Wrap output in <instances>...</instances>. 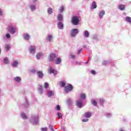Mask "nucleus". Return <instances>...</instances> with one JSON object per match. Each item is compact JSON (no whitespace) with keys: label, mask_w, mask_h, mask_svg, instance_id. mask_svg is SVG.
<instances>
[{"label":"nucleus","mask_w":131,"mask_h":131,"mask_svg":"<svg viewBox=\"0 0 131 131\" xmlns=\"http://www.w3.org/2000/svg\"><path fill=\"white\" fill-rule=\"evenodd\" d=\"M73 90V86L71 84H68L67 86H64V91L67 93H69V92H71Z\"/></svg>","instance_id":"nucleus-1"},{"label":"nucleus","mask_w":131,"mask_h":131,"mask_svg":"<svg viewBox=\"0 0 131 131\" xmlns=\"http://www.w3.org/2000/svg\"><path fill=\"white\" fill-rule=\"evenodd\" d=\"M79 22V19L77 16H74L72 18V23L73 25H78V23Z\"/></svg>","instance_id":"nucleus-2"},{"label":"nucleus","mask_w":131,"mask_h":131,"mask_svg":"<svg viewBox=\"0 0 131 131\" xmlns=\"http://www.w3.org/2000/svg\"><path fill=\"white\" fill-rule=\"evenodd\" d=\"M9 28L8 32H10V33L11 34H14V33L16 32V28H15L14 26H9Z\"/></svg>","instance_id":"nucleus-3"},{"label":"nucleus","mask_w":131,"mask_h":131,"mask_svg":"<svg viewBox=\"0 0 131 131\" xmlns=\"http://www.w3.org/2000/svg\"><path fill=\"white\" fill-rule=\"evenodd\" d=\"M78 33V30L77 29H74L71 31V35L72 37H74Z\"/></svg>","instance_id":"nucleus-4"},{"label":"nucleus","mask_w":131,"mask_h":131,"mask_svg":"<svg viewBox=\"0 0 131 131\" xmlns=\"http://www.w3.org/2000/svg\"><path fill=\"white\" fill-rule=\"evenodd\" d=\"M35 46H30L29 48V52L30 54H35Z\"/></svg>","instance_id":"nucleus-5"},{"label":"nucleus","mask_w":131,"mask_h":131,"mask_svg":"<svg viewBox=\"0 0 131 131\" xmlns=\"http://www.w3.org/2000/svg\"><path fill=\"white\" fill-rule=\"evenodd\" d=\"M56 58V54L55 53L51 54L49 55V61L52 62V61Z\"/></svg>","instance_id":"nucleus-6"},{"label":"nucleus","mask_w":131,"mask_h":131,"mask_svg":"<svg viewBox=\"0 0 131 131\" xmlns=\"http://www.w3.org/2000/svg\"><path fill=\"white\" fill-rule=\"evenodd\" d=\"M49 73L52 74L53 73L54 75H56L57 74V71H55V70L53 69L52 67H50L49 70Z\"/></svg>","instance_id":"nucleus-7"},{"label":"nucleus","mask_w":131,"mask_h":131,"mask_svg":"<svg viewBox=\"0 0 131 131\" xmlns=\"http://www.w3.org/2000/svg\"><path fill=\"white\" fill-rule=\"evenodd\" d=\"M61 62H62V59H61V58H57L55 60L56 65H58V64H60V63H61Z\"/></svg>","instance_id":"nucleus-8"},{"label":"nucleus","mask_w":131,"mask_h":131,"mask_svg":"<svg viewBox=\"0 0 131 131\" xmlns=\"http://www.w3.org/2000/svg\"><path fill=\"white\" fill-rule=\"evenodd\" d=\"M37 74L40 78H41L43 76V74L42 73V72L41 71H38L37 72Z\"/></svg>","instance_id":"nucleus-9"},{"label":"nucleus","mask_w":131,"mask_h":131,"mask_svg":"<svg viewBox=\"0 0 131 131\" xmlns=\"http://www.w3.org/2000/svg\"><path fill=\"white\" fill-rule=\"evenodd\" d=\"M97 8V4H96V2H94L92 3V5L91 7V9L92 10L94 9H96Z\"/></svg>","instance_id":"nucleus-10"},{"label":"nucleus","mask_w":131,"mask_h":131,"mask_svg":"<svg viewBox=\"0 0 131 131\" xmlns=\"http://www.w3.org/2000/svg\"><path fill=\"white\" fill-rule=\"evenodd\" d=\"M104 15H105V11H104V10H102L101 11H100V12L99 13V18L100 19H102V18H103V16H104Z\"/></svg>","instance_id":"nucleus-11"},{"label":"nucleus","mask_w":131,"mask_h":131,"mask_svg":"<svg viewBox=\"0 0 131 131\" xmlns=\"http://www.w3.org/2000/svg\"><path fill=\"white\" fill-rule=\"evenodd\" d=\"M119 9L121 10V11H123L125 10V6L124 5H120L119 6Z\"/></svg>","instance_id":"nucleus-12"},{"label":"nucleus","mask_w":131,"mask_h":131,"mask_svg":"<svg viewBox=\"0 0 131 131\" xmlns=\"http://www.w3.org/2000/svg\"><path fill=\"white\" fill-rule=\"evenodd\" d=\"M52 39H53V36L51 35H49L46 38V40H47V41H51Z\"/></svg>","instance_id":"nucleus-13"},{"label":"nucleus","mask_w":131,"mask_h":131,"mask_svg":"<svg viewBox=\"0 0 131 131\" xmlns=\"http://www.w3.org/2000/svg\"><path fill=\"white\" fill-rule=\"evenodd\" d=\"M24 38L26 40H28L29 38H30V36L28 35V34H24Z\"/></svg>","instance_id":"nucleus-14"},{"label":"nucleus","mask_w":131,"mask_h":131,"mask_svg":"<svg viewBox=\"0 0 131 131\" xmlns=\"http://www.w3.org/2000/svg\"><path fill=\"white\" fill-rule=\"evenodd\" d=\"M92 116V114H91V113L90 112H87L85 114V117H86V118H90V117H91Z\"/></svg>","instance_id":"nucleus-15"},{"label":"nucleus","mask_w":131,"mask_h":131,"mask_svg":"<svg viewBox=\"0 0 131 131\" xmlns=\"http://www.w3.org/2000/svg\"><path fill=\"white\" fill-rule=\"evenodd\" d=\"M58 28L59 29H63V27H64L63 25L62 24V23L59 22L58 24Z\"/></svg>","instance_id":"nucleus-16"},{"label":"nucleus","mask_w":131,"mask_h":131,"mask_svg":"<svg viewBox=\"0 0 131 131\" xmlns=\"http://www.w3.org/2000/svg\"><path fill=\"white\" fill-rule=\"evenodd\" d=\"M14 79L17 82H20L21 81V78L20 77H15Z\"/></svg>","instance_id":"nucleus-17"},{"label":"nucleus","mask_w":131,"mask_h":131,"mask_svg":"<svg viewBox=\"0 0 131 131\" xmlns=\"http://www.w3.org/2000/svg\"><path fill=\"white\" fill-rule=\"evenodd\" d=\"M76 105L77 106H78L79 108H81L82 106V102L80 101H77Z\"/></svg>","instance_id":"nucleus-18"},{"label":"nucleus","mask_w":131,"mask_h":131,"mask_svg":"<svg viewBox=\"0 0 131 131\" xmlns=\"http://www.w3.org/2000/svg\"><path fill=\"white\" fill-rule=\"evenodd\" d=\"M18 64V61H14L12 63V66H13V67H17Z\"/></svg>","instance_id":"nucleus-19"},{"label":"nucleus","mask_w":131,"mask_h":131,"mask_svg":"<svg viewBox=\"0 0 131 131\" xmlns=\"http://www.w3.org/2000/svg\"><path fill=\"white\" fill-rule=\"evenodd\" d=\"M38 91H39V94H42L43 90L42 89V86L40 85L39 88H38Z\"/></svg>","instance_id":"nucleus-20"},{"label":"nucleus","mask_w":131,"mask_h":131,"mask_svg":"<svg viewBox=\"0 0 131 131\" xmlns=\"http://www.w3.org/2000/svg\"><path fill=\"white\" fill-rule=\"evenodd\" d=\"M57 19L59 21H62V20H63V16L61 14H58Z\"/></svg>","instance_id":"nucleus-21"},{"label":"nucleus","mask_w":131,"mask_h":131,"mask_svg":"<svg viewBox=\"0 0 131 131\" xmlns=\"http://www.w3.org/2000/svg\"><path fill=\"white\" fill-rule=\"evenodd\" d=\"M41 56H42V53H38L36 54V57L37 59H40V57H41Z\"/></svg>","instance_id":"nucleus-22"},{"label":"nucleus","mask_w":131,"mask_h":131,"mask_svg":"<svg viewBox=\"0 0 131 131\" xmlns=\"http://www.w3.org/2000/svg\"><path fill=\"white\" fill-rule=\"evenodd\" d=\"M89 35H90V33H89V32L88 31H85L84 36L86 37H89Z\"/></svg>","instance_id":"nucleus-23"},{"label":"nucleus","mask_w":131,"mask_h":131,"mask_svg":"<svg viewBox=\"0 0 131 131\" xmlns=\"http://www.w3.org/2000/svg\"><path fill=\"white\" fill-rule=\"evenodd\" d=\"M48 14H52V13H53V9H52V8H49L48 9Z\"/></svg>","instance_id":"nucleus-24"},{"label":"nucleus","mask_w":131,"mask_h":131,"mask_svg":"<svg viewBox=\"0 0 131 131\" xmlns=\"http://www.w3.org/2000/svg\"><path fill=\"white\" fill-rule=\"evenodd\" d=\"M126 20L127 21V22H129V23H131V17L127 16L126 17Z\"/></svg>","instance_id":"nucleus-25"},{"label":"nucleus","mask_w":131,"mask_h":131,"mask_svg":"<svg viewBox=\"0 0 131 131\" xmlns=\"http://www.w3.org/2000/svg\"><path fill=\"white\" fill-rule=\"evenodd\" d=\"M54 95L53 91H49L48 93V97H52Z\"/></svg>","instance_id":"nucleus-26"},{"label":"nucleus","mask_w":131,"mask_h":131,"mask_svg":"<svg viewBox=\"0 0 131 131\" xmlns=\"http://www.w3.org/2000/svg\"><path fill=\"white\" fill-rule=\"evenodd\" d=\"M4 63L5 64H9V59H8V58H4Z\"/></svg>","instance_id":"nucleus-27"},{"label":"nucleus","mask_w":131,"mask_h":131,"mask_svg":"<svg viewBox=\"0 0 131 131\" xmlns=\"http://www.w3.org/2000/svg\"><path fill=\"white\" fill-rule=\"evenodd\" d=\"M92 104L94 105V106H97V101L96 100H92L91 101Z\"/></svg>","instance_id":"nucleus-28"},{"label":"nucleus","mask_w":131,"mask_h":131,"mask_svg":"<svg viewBox=\"0 0 131 131\" xmlns=\"http://www.w3.org/2000/svg\"><path fill=\"white\" fill-rule=\"evenodd\" d=\"M21 117L23 118V119H27V117L26 116V115L25 114H21Z\"/></svg>","instance_id":"nucleus-29"},{"label":"nucleus","mask_w":131,"mask_h":131,"mask_svg":"<svg viewBox=\"0 0 131 131\" xmlns=\"http://www.w3.org/2000/svg\"><path fill=\"white\" fill-rule=\"evenodd\" d=\"M63 11H64V6H60V8H59V12H63Z\"/></svg>","instance_id":"nucleus-30"},{"label":"nucleus","mask_w":131,"mask_h":131,"mask_svg":"<svg viewBox=\"0 0 131 131\" xmlns=\"http://www.w3.org/2000/svg\"><path fill=\"white\" fill-rule=\"evenodd\" d=\"M30 9L31 11H34V10H35V6L34 5H32L30 6Z\"/></svg>","instance_id":"nucleus-31"},{"label":"nucleus","mask_w":131,"mask_h":131,"mask_svg":"<svg viewBox=\"0 0 131 131\" xmlns=\"http://www.w3.org/2000/svg\"><path fill=\"white\" fill-rule=\"evenodd\" d=\"M44 88H45V89H47V88H49V83H48V82L45 83Z\"/></svg>","instance_id":"nucleus-32"},{"label":"nucleus","mask_w":131,"mask_h":131,"mask_svg":"<svg viewBox=\"0 0 131 131\" xmlns=\"http://www.w3.org/2000/svg\"><path fill=\"white\" fill-rule=\"evenodd\" d=\"M66 85V83H65V82H64V81L61 82V83H60L61 86H65Z\"/></svg>","instance_id":"nucleus-33"},{"label":"nucleus","mask_w":131,"mask_h":131,"mask_svg":"<svg viewBox=\"0 0 131 131\" xmlns=\"http://www.w3.org/2000/svg\"><path fill=\"white\" fill-rule=\"evenodd\" d=\"M81 99H85V95L84 94H81Z\"/></svg>","instance_id":"nucleus-34"},{"label":"nucleus","mask_w":131,"mask_h":131,"mask_svg":"<svg viewBox=\"0 0 131 131\" xmlns=\"http://www.w3.org/2000/svg\"><path fill=\"white\" fill-rule=\"evenodd\" d=\"M90 73L93 75H96V71H95V70H92Z\"/></svg>","instance_id":"nucleus-35"},{"label":"nucleus","mask_w":131,"mask_h":131,"mask_svg":"<svg viewBox=\"0 0 131 131\" xmlns=\"http://www.w3.org/2000/svg\"><path fill=\"white\" fill-rule=\"evenodd\" d=\"M56 108L57 110H58V111H59L60 109H61L59 105H57L56 106Z\"/></svg>","instance_id":"nucleus-36"},{"label":"nucleus","mask_w":131,"mask_h":131,"mask_svg":"<svg viewBox=\"0 0 131 131\" xmlns=\"http://www.w3.org/2000/svg\"><path fill=\"white\" fill-rule=\"evenodd\" d=\"M57 116H58V117H59V118H62V114L61 113H58Z\"/></svg>","instance_id":"nucleus-37"},{"label":"nucleus","mask_w":131,"mask_h":131,"mask_svg":"<svg viewBox=\"0 0 131 131\" xmlns=\"http://www.w3.org/2000/svg\"><path fill=\"white\" fill-rule=\"evenodd\" d=\"M82 121L83 122H87V121H89V119H84L82 120Z\"/></svg>","instance_id":"nucleus-38"},{"label":"nucleus","mask_w":131,"mask_h":131,"mask_svg":"<svg viewBox=\"0 0 131 131\" xmlns=\"http://www.w3.org/2000/svg\"><path fill=\"white\" fill-rule=\"evenodd\" d=\"M10 37H11V35H10L9 33L6 34V38H10Z\"/></svg>","instance_id":"nucleus-39"},{"label":"nucleus","mask_w":131,"mask_h":131,"mask_svg":"<svg viewBox=\"0 0 131 131\" xmlns=\"http://www.w3.org/2000/svg\"><path fill=\"white\" fill-rule=\"evenodd\" d=\"M5 49H6V50H7V51H9V50H10V46H6Z\"/></svg>","instance_id":"nucleus-40"},{"label":"nucleus","mask_w":131,"mask_h":131,"mask_svg":"<svg viewBox=\"0 0 131 131\" xmlns=\"http://www.w3.org/2000/svg\"><path fill=\"white\" fill-rule=\"evenodd\" d=\"M107 64H109V62L106 61H103V65H107Z\"/></svg>","instance_id":"nucleus-41"},{"label":"nucleus","mask_w":131,"mask_h":131,"mask_svg":"<svg viewBox=\"0 0 131 131\" xmlns=\"http://www.w3.org/2000/svg\"><path fill=\"white\" fill-rule=\"evenodd\" d=\"M41 131H48V128H42Z\"/></svg>","instance_id":"nucleus-42"},{"label":"nucleus","mask_w":131,"mask_h":131,"mask_svg":"<svg viewBox=\"0 0 131 131\" xmlns=\"http://www.w3.org/2000/svg\"><path fill=\"white\" fill-rule=\"evenodd\" d=\"M30 72H31L32 73H35V70H34V69L31 70Z\"/></svg>","instance_id":"nucleus-43"},{"label":"nucleus","mask_w":131,"mask_h":131,"mask_svg":"<svg viewBox=\"0 0 131 131\" xmlns=\"http://www.w3.org/2000/svg\"><path fill=\"white\" fill-rule=\"evenodd\" d=\"M71 57L72 59H74V58H75V55H71Z\"/></svg>","instance_id":"nucleus-44"},{"label":"nucleus","mask_w":131,"mask_h":131,"mask_svg":"<svg viewBox=\"0 0 131 131\" xmlns=\"http://www.w3.org/2000/svg\"><path fill=\"white\" fill-rule=\"evenodd\" d=\"M81 52V50H79L78 51V53H77V54H78V55H79V54H80V52Z\"/></svg>","instance_id":"nucleus-45"},{"label":"nucleus","mask_w":131,"mask_h":131,"mask_svg":"<svg viewBox=\"0 0 131 131\" xmlns=\"http://www.w3.org/2000/svg\"><path fill=\"white\" fill-rule=\"evenodd\" d=\"M0 15H3V11H2L0 9Z\"/></svg>","instance_id":"nucleus-46"},{"label":"nucleus","mask_w":131,"mask_h":131,"mask_svg":"<svg viewBox=\"0 0 131 131\" xmlns=\"http://www.w3.org/2000/svg\"><path fill=\"white\" fill-rule=\"evenodd\" d=\"M33 2H37V0H33Z\"/></svg>","instance_id":"nucleus-47"},{"label":"nucleus","mask_w":131,"mask_h":131,"mask_svg":"<svg viewBox=\"0 0 131 131\" xmlns=\"http://www.w3.org/2000/svg\"><path fill=\"white\" fill-rule=\"evenodd\" d=\"M90 57H89V60H90Z\"/></svg>","instance_id":"nucleus-48"},{"label":"nucleus","mask_w":131,"mask_h":131,"mask_svg":"<svg viewBox=\"0 0 131 131\" xmlns=\"http://www.w3.org/2000/svg\"><path fill=\"white\" fill-rule=\"evenodd\" d=\"M0 54H1V49H0Z\"/></svg>","instance_id":"nucleus-49"}]
</instances>
